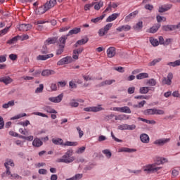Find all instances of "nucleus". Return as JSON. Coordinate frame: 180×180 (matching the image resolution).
Segmentation results:
<instances>
[{"instance_id":"1","label":"nucleus","mask_w":180,"mask_h":180,"mask_svg":"<svg viewBox=\"0 0 180 180\" xmlns=\"http://www.w3.org/2000/svg\"><path fill=\"white\" fill-rule=\"evenodd\" d=\"M74 150L68 149L66 153L60 158H58L56 162H63V164H71L75 161V157L72 156Z\"/></svg>"},{"instance_id":"2","label":"nucleus","mask_w":180,"mask_h":180,"mask_svg":"<svg viewBox=\"0 0 180 180\" xmlns=\"http://www.w3.org/2000/svg\"><path fill=\"white\" fill-rule=\"evenodd\" d=\"M161 167H157L155 164L146 165L143 167V171L146 174H151V172H157Z\"/></svg>"},{"instance_id":"3","label":"nucleus","mask_w":180,"mask_h":180,"mask_svg":"<svg viewBox=\"0 0 180 180\" xmlns=\"http://www.w3.org/2000/svg\"><path fill=\"white\" fill-rule=\"evenodd\" d=\"M112 26H113V23L110 22L105 25L103 27L99 29L98 31V34L99 37H103V36L108 34V32H109V30H110Z\"/></svg>"},{"instance_id":"4","label":"nucleus","mask_w":180,"mask_h":180,"mask_svg":"<svg viewBox=\"0 0 180 180\" xmlns=\"http://www.w3.org/2000/svg\"><path fill=\"white\" fill-rule=\"evenodd\" d=\"M83 110H84V112H94V113H96L105 110V108L102 107V104H98L96 106L84 108Z\"/></svg>"},{"instance_id":"5","label":"nucleus","mask_w":180,"mask_h":180,"mask_svg":"<svg viewBox=\"0 0 180 180\" xmlns=\"http://www.w3.org/2000/svg\"><path fill=\"white\" fill-rule=\"evenodd\" d=\"M169 141H171V139L162 138V139H159L155 140L153 142V144H155V146H159L162 147V146H165V144H167V143H169Z\"/></svg>"},{"instance_id":"6","label":"nucleus","mask_w":180,"mask_h":180,"mask_svg":"<svg viewBox=\"0 0 180 180\" xmlns=\"http://www.w3.org/2000/svg\"><path fill=\"white\" fill-rule=\"evenodd\" d=\"M74 60H72V57L71 56H66L62 59H60L57 63V65H65V64H70L72 63Z\"/></svg>"},{"instance_id":"7","label":"nucleus","mask_w":180,"mask_h":180,"mask_svg":"<svg viewBox=\"0 0 180 180\" xmlns=\"http://www.w3.org/2000/svg\"><path fill=\"white\" fill-rule=\"evenodd\" d=\"M74 60H72V57L71 56H66L62 59H60L57 63V65H65V64H70L72 63Z\"/></svg>"},{"instance_id":"8","label":"nucleus","mask_w":180,"mask_h":180,"mask_svg":"<svg viewBox=\"0 0 180 180\" xmlns=\"http://www.w3.org/2000/svg\"><path fill=\"white\" fill-rule=\"evenodd\" d=\"M172 78H174V75L172 72H169L167 77H164L162 83L164 85H171L172 84Z\"/></svg>"},{"instance_id":"9","label":"nucleus","mask_w":180,"mask_h":180,"mask_svg":"<svg viewBox=\"0 0 180 180\" xmlns=\"http://www.w3.org/2000/svg\"><path fill=\"white\" fill-rule=\"evenodd\" d=\"M170 9H172V4H164L159 6L158 12L159 13H164V12H168Z\"/></svg>"},{"instance_id":"10","label":"nucleus","mask_w":180,"mask_h":180,"mask_svg":"<svg viewBox=\"0 0 180 180\" xmlns=\"http://www.w3.org/2000/svg\"><path fill=\"white\" fill-rule=\"evenodd\" d=\"M63 98H64V94H60L58 96L49 97V101L53 103H60L63 101Z\"/></svg>"},{"instance_id":"11","label":"nucleus","mask_w":180,"mask_h":180,"mask_svg":"<svg viewBox=\"0 0 180 180\" xmlns=\"http://www.w3.org/2000/svg\"><path fill=\"white\" fill-rule=\"evenodd\" d=\"M106 53L108 58H113L116 56V48L110 46L107 49Z\"/></svg>"},{"instance_id":"12","label":"nucleus","mask_w":180,"mask_h":180,"mask_svg":"<svg viewBox=\"0 0 180 180\" xmlns=\"http://www.w3.org/2000/svg\"><path fill=\"white\" fill-rule=\"evenodd\" d=\"M139 139L143 144H148V143H150V136L147 134H141Z\"/></svg>"},{"instance_id":"13","label":"nucleus","mask_w":180,"mask_h":180,"mask_svg":"<svg viewBox=\"0 0 180 180\" xmlns=\"http://www.w3.org/2000/svg\"><path fill=\"white\" fill-rule=\"evenodd\" d=\"M84 51V48H79L77 49L73 50V53H72V58L73 60H78L79 57V54Z\"/></svg>"},{"instance_id":"14","label":"nucleus","mask_w":180,"mask_h":180,"mask_svg":"<svg viewBox=\"0 0 180 180\" xmlns=\"http://www.w3.org/2000/svg\"><path fill=\"white\" fill-rule=\"evenodd\" d=\"M54 57L53 53L47 54V55H39L37 57V61H46V60H49V58H51Z\"/></svg>"},{"instance_id":"15","label":"nucleus","mask_w":180,"mask_h":180,"mask_svg":"<svg viewBox=\"0 0 180 180\" xmlns=\"http://www.w3.org/2000/svg\"><path fill=\"white\" fill-rule=\"evenodd\" d=\"M117 32H129L131 30V26L129 25H121L116 28Z\"/></svg>"},{"instance_id":"16","label":"nucleus","mask_w":180,"mask_h":180,"mask_svg":"<svg viewBox=\"0 0 180 180\" xmlns=\"http://www.w3.org/2000/svg\"><path fill=\"white\" fill-rule=\"evenodd\" d=\"M119 16H120V13H112V15H109L106 18L105 22L107 23H109L110 22H113V20H116V19H117V18H119Z\"/></svg>"},{"instance_id":"17","label":"nucleus","mask_w":180,"mask_h":180,"mask_svg":"<svg viewBox=\"0 0 180 180\" xmlns=\"http://www.w3.org/2000/svg\"><path fill=\"white\" fill-rule=\"evenodd\" d=\"M32 146L33 147L39 148V147H41V146H43V141L41 140L40 138L36 137L32 141Z\"/></svg>"},{"instance_id":"18","label":"nucleus","mask_w":180,"mask_h":180,"mask_svg":"<svg viewBox=\"0 0 180 180\" xmlns=\"http://www.w3.org/2000/svg\"><path fill=\"white\" fill-rule=\"evenodd\" d=\"M32 29V25L30 24H21L18 27V30L20 32H27V30H30Z\"/></svg>"},{"instance_id":"19","label":"nucleus","mask_w":180,"mask_h":180,"mask_svg":"<svg viewBox=\"0 0 180 180\" xmlns=\"http://www.w3.org/2000/svg\"><path fill=\"white\" fill-rule=\"evenodd\" d=\"M139 15V11H133L132 13H130L128 15H127L124 18L125 22H130L131 19L136 18Z\"/></svg>"},{"instance_id":"20","label":"nucleus","mask_w":180,"mask_h":180,"mask_svg":"<svg viewBox=\"0 0 180 180\" xmlns=\"http://www.w3.org/2000/svg\"><path fill=\"white\" fill-rule=\"evenodd\" d=\"M51 141L55 146H61L62 147H64V140L61 138H53Z\"/></svg>"},{"instance_id":"21","label":"nucleus","mask_w":180,"mask_h":180,"mask_svg":"<svg viewBox=\"0 0 180 180\" xmlns=\"http://www.w3.org/2000/svg\"><path fill=\"white\" fill-rule=\"evenodd\" d=\"M0 82H3L5 85H9L11 82H13V79L9 76H6L0 78Z\"/></svg>"},{"instance_id":"22","label":"nucleus","mask_w":180,"mask_h":180,"mask_svg":"<svg viewBox=\"0 0 180 180\" xmlns=\"http://www.w3.org/2000/svg\"><path fill=\"white\" fill-rule=\"evenodd\" d=\"M57 4V0H49L47 1L44 5L46 6V9H51V8H53V6H56Z\"/></svg>"},{"instance_id":"23","label":"nucleus","mask_w":180,"mask_h":180,"mask_svg":"<svg viewBox=\"0 0 180 180\" xmlns=\"http://www.w3.org/2000/svg\"><path fill=\"white\" fill-rule=\"evenodd\" d=\"M43 110H44V112H46L47 113H50V114L57 115V113H58L57 112V110H56L54 108H53L50 105H46V106L44 107Z\"/></svg>"},{"instance_id":"24","label":"nucleus","mask_w":180,"mask_h":180,"mask_svg":"<svg viewBox=\"0 0 180 180\" xmlns=\"http://www.w3.org/2000/svg\"><path fill=\"white\" fill-rule=\"evenodd\" d=\"M162 30L164 32H174V30H175V25H163Z\"/></svg>"},{"instance_id":"25","label":"nucleus","mask_w":180,"mask_h":180,"mask_svg":"<svg viewBox=\"0 0 180 180\" xmlns=\"http://www.w3.org/2000/svg\"><path fill=\"white\" fill-rule=\"evenodd\" d=\"M161 27V25L160 23L155 24L152 27L148 30V33H157L158 32V29Z\"/></svg>"},{"instance_id":"26","label":"nucleus","mask_w":180,"mask_h":180,"mask_svg":"<svg viewBox=\"0 0 180 180\" xmlns=\"http://www.w3.org/2000/svg\"><path fill=\"white\" fill-rule=\"evenodd\" d=\"M56 74V72L53 70H44L41 72L42 77H49V75H54Z\"/></svg>"},{"instance_id":"27","label":"nucleus","mask_w":180,"mask_h":180,"mask_svg":"<svg viewBox=\"0 0 180 180\" xmlns=\"http://www.w3.org/2000/svg\"><path fill=\"white\" fill-rule=\"evenodd\" d=\"M47 11H49V9H46L45 5L44 4V6H40L36 10V13L38 15H43V13H46Z\"/></svg>"},{"instance_id":"28","label":"nucleus","mask_w":180,"mask_h":180,"mask_svg":"<svg viewBox=\"0 0 180 180\" xmlns=\"http://www.w3.org/2000/svg\"><path fill=\"white\" fill-rule=\"evenodd\" d=\"M56 41H57V38L56 37H51L48 38L45 42V46H50V44H55Z\"/></svg>"},{"instance_id":"29","label":"nucleus","mask_w":180,"mask_h":180,"mask_svg":"<svg viewBox=\"0 0 180 180\" xmlns=\"http://www.w3.org/2000/svg\"><path fill=\"white\" fill-rule=\"evenodd\" d=\"M77 146H78V142L67 141L64 143L63 147H77Z\"/></svg>"},{"instance_id":"30","label":"nucleus","mask_w":180,"mask_h":180,"mask_svg":"<svg viewBox=\"0 0 180 180\" xmlns=\"http://www.w3.org/2000/svg\"><path fill=\"white\" fill-rule=\"evenodd\" d=\"M10 167H15V162H13V160L12 159H6L4 162L5 168H10Z\"/></svg>"},{"instance_id":"31","label":"nucleus","mask_w":180,"mask_h":180,"mask_svg":"<svg viewBox=\"0 0 180 180\" xmlns=\"http://www.w3.org/2000/svg\"><path fill=\"white\" fill-rule=\"evenodd\" d=\"M105 16H106V14H103L102 15L97 17L96 18H92L91 20V22L92 23H99V22H102Z\"/></svg>"},{"instance_id":"32","label":"nucleus","mask_w":180,"mask_h":180,"mask_svg":"<svg viewBox=\"0 0 180 180\" xmlns=\"http://www.w3.org/2000/svg\"><path fill=\"white\" fill-rule=\"evenodd\" d=\"M89 39L88 38H85V39H82L80 40H78L75 44V47H78V46H82L83 44H86V43H88V41Z\"/></svg>"},{"instance_id":"33","label":"nucleus","mask_w":180,"mask_h":180,"mask_svg":"<svg viewBox=\"0 0 180 180\" xmlns=\"http://www.w3.org/2000/svg\"><path fill=\"white\" fill-rule=\"evenodd\" d=\"M115 120H129V115L125 114H120L119 115L115 116Z\"/></svg>"},{"instance_id":"34","label":"nucleus","mask_w":180,"mask_h":180,"mask_svg":"<svg viewBox=\"0 0 180 180\" xmlns=\"http://www.w3.org/2000/svg\"><path fill=\"white\" fill-rule=\"evenodd\" d=\"M134 30L136 32H140L143 29V21H139L135 25L133 26Z\"/></svg>"},{"instance_id":"35","label":"nucleus","mask_w":180,"mask_h":180,"mask_svg":"<svg viewBox=\"0 0 180 180\" xmlns=\"http://www.w3.org/2000/svg\"><path fill=\"white\" fill-rule=\"evenodd\" d=\"M81 32V28L75 27L69 31L67 34L68 36H72V34H78Z\"/></svg>"},{"instance_id":"36","label":"nucleus","mask_w":180,"mask_h":180,"mask_svg":"<svg viewBox=\"0 0 180 180\" xmlns=\"http://www.w3.org/2000/svg\"><path fill=\"white\" fill-rule=\"evenodd\" d=\"M68 39V35H63L61 37L59 38V42H60V46H65V41Z\"/></svg>"},{"instance_id":"37","label":"nucleus","mask_w":180,"mask_h":180,"mask_svg":"<svg viewBox=\"0 0 180 180\" xmlns=\"http://www.w3.org/2000/svg\"><path fill=\"white\" fill-rule=\"evenodd\" d=\"M137 150L134 148H122L120 149V153H136Z\"/></svg>"},{"instance_id":"38","label":"nucleus","mask_w":180,"mask_h":180,"mask_svg":"<svg viewBox=\"0 0 180 180\" xmlns=\"http://www.w3.org/2000/svg\"><path fill=\"white\" fill-rule=\"evenodd\" d=\"M20 39H22V37H20L19 35L15 36V37H13L11 39H9L7 41V44H15V43H16V41H18V40H20Z\"/></svg>"},{"instance_id":"39","label":"nucleus","mask_w":180,"mask_h":180,"mask_svg":"<svg viewBox=\"0 0 180 180\" xmlns=\"http://www.w3.org/2000/svg\"><path fill=\"white\" fill-rule=\"evenodd\" d=\"M93 4L94 5V9L96 11H99V9H101L102 6H103V1H100L99 2H95Z\"/></svg>"},{"instance_id":"40","label":"nucleus","mask_w":180,"mask_h":180,"mask_svg":"<svg viewBox=\"0 0 180 180\" xmlns=\"http://www.w3.org/2000/svg\"><path fill=\"white\" fill-rule=\"evenodd\" d=\"M150 43L153 46V47H157L160 44L158 42V39H154L153 37H150L149 39Z\"/></svg>"},{"instance_id":"41","label":"nucleus","mask_w":180,"mask_h":180,"mask_svg":"<svg viewBox=\"0 0 180 180\" xmlns=\"http://www.w3.org/2000/svg\"><path fill=\"white\" fill-rule=\"evenodd\" d=\"M144 115L149 116L150 115H155V108L147 109L144 111Z\"/></svg>"},{"instance_id":"42","label":"nucleus","mask_w":180,"mask_h":180,"mask_svg":"<svg viewBox=\"0 0 180 180\" xmlns=\"http://www.w3.org/2000/svg\"><path fill=\"white\" fill-rule=\"evenodd\" d=\"M148 73L143 72L139 73L136 75V79H144V78H148Z\"/></svg>"},{"instance_id":"43","label":"nucleus","mask_w":180,"mask_h":180,"mask_svg":"<svg viewBox=\"0 0 180 180\" xmlns=\"http://www.w3.org/2000/svg\"><path fill=\"white\" fill-rule=\"evenodd\" d=\"M113 82H116V80H115V79L105 80L101 83V86H105V85H112V84H113Z\"/></svg>"},{"instance_id":"44","label":"nucleus","mask_w":180,"mask_h":180,"mask_svg":"<svg viewBox=\"0 0 180 180\" xmlns=\"http://www.w3.org/2000/svg\"><path fill=\"white\" fill-rule=\"evenodd\" d=\"M15 105L14 101H8L7 103L3 104L2 108L4 109H8V108H11V106H13Z\"/></svg>"},{"instance_id":"45","label":"nucleus","mask_w":180,"mask_h":180,"mask_svg":"<svg viewBox=\"0 0 180 180\" xmlns=\"http://www.w3.org/2000/svg\"><path fill=\"white\" fill-rule=\"evenodd\" d=\"M103 154H104L106 157V158H111L112 157V152L109 149H105L102 150Z\"/></svg>"},{"instance_id":"46","label":"nucleus","mask_w":180,"mask_h":180,"mask_svg":"<svg viewBox=\"0 0 180 180\" xmlns=\"http://www.w3.org/2000/svg\"><path fill=\"white\" fill-rule=\"evenodd\" d=\"M149 91H150V88L148 86H143L139 89L140 94H148Z\"/></svg>"},{"instance_id":"47","label":"nucleus","mask_w":180,"mask_h":180,"mask_svg":"<svg viewBox=\"0 0 180 180\" xmlns=\"http://www.w3.org/2000/svg\"><path fill=\"white\" fill-rule=\"evenodd\" d=\"M27 115L26 113H20L11 118V120H18V119H21V117H25Z\"/></svg>"},{"instance_id":"48","label":"nucleus","mask_w":180,"mask_h":180,"mask_svg":"<svg viewBox=\"0 0 180 180\" xmlns=\"http://www.w3.org/2000/svg\"><path fill=\"white\" fill-rule=\"evenodd\" d=\"M121 113H131V110L127 106L121 107Z\"/></svg>"},{"instance_id":"49","label":"nucleus","mask_w":180,"mask_h":180,"mask_svg":"<svg viewBox=\"0 0 180 180\" xmlns=\"http://www.w3.org/2000/svg\"><path fill=\"white\" fill-rule=\"evenodd\" d=\"M161 60H162V58H161L154 59L153 61L149 63V64H148L149 67H153L154 65H155V64H158V63H160V61H161Z\"/></svg>"},{"instance_id":"50","label":"nucleus","mask_w":180,"mask_h":180,"mask_svg":"<svg viewBox=\"0 0 180 180\" xmlns=\"http://www.w3.org/2000/svg\"><path fill=\"white\" fill-rule=\"evenodd\" d=\"M19 139H23L24 140H27V141H33V140L34 139V136L32 135L28 136H20Z\"/></svg>"},{"instance_id":"51","label":"nucleus","mask_w":180,"mask_h":180,"mask_svg":"<svg viewBox=\"0 0 180 180\" xmlns=\"http://www.w3.org/2000/svg\"><path fill=\"white\" fill-rule=\"evenodd\" d=\"M69 105H70L71 108H78L79 103L73 99L69 103Z\"/></svg>"},{"instance_id":"52","label":"nucleus","mask_w":180,"mask_h":180,"mask_svg":"<svg viewBox=\"0 0 180 180\" xmlns=\"http://www.w3.org/2000/svg\"><path fill=\"white\" fill-rule=\"evenodd\" d=\"M9 29H11V26L6 27V28L1 30L0 31V37L1 36H4V34H6L8 33V32L9 31Z\"/></svg>"},{"instance_id":"53","label":"nucleus","mask_w":180,"mask_h":180,"mask_svg":"<svg viewBox=\"0 0 180 180\" xmlns=\"http://www.w3.org/2000/svg\"><path fill=\"white\" fill-rule=\"evenodd\" d=\"M43 89H44V85L42 84H39V86L35 89V94H41V92H43Z\"/></svg>"},{"instance_id":"54","label":"nucleus","mask_w":180,"mask_h":180,"mask_svg":"<svg viewBox=\"0 0 180 180\" xmlns=\"http://www.w3.org/2000/svg\"><path fill=\"white\" fill-rule=\"evenodd\" d=\"M64 45H59L58 49L57 50L56 54L57 56H60V54H63V52L64 51Z\"/></svg>"},{"instance_id":"55","label":"nucleus","mask_w":180,"mask_h":180,"mask_svg":"<svg viewBox=\"0 0 180 180\" xmlns=\"http://www.w3.org/2000/svg\"><path fill=\"white\" fill-rule=\"evenodd\" d=\"M118 130H129V124H124L118 126Z\"/></svg>"},{"instance_id":"56","label":"nucleus","mask_w":180,"mask_h":180,"mask_svg":"<svg viewBox=\"0 0 180 180\" xmlns=\"http://www.w3.org/2000/svg\"><path fill=\"white\" fill-rule=\"evenodd\" d=\"M147 84L150 86H155V85H157V82L154 79H150L147 82Z\"/></svg>"},{"instance_id":"57","label":"nucleus","mask_w":180,"mask_h":180,"mask_svg":"<svg viewBox=\"0 0 180 180\" xmlns=\"http://www.w3.org/2000/svg\"><path fill=\"white\" fill-rule=\"evenodd\" d=\"M32 115H34L35 116H41V117H49V115L40 112H34Z\"/></svg>"},{"instance_id":"58","label":"nucleus","mask_w":180,"mask_h":180,"mask_svg":"<svg viewBox=\"0 0 180 180\" xmlns=\"http://www.w3.org/2000/svg\"><path fill=\"white\" fill-rule=\"evenodd\" d=\"M86 148L85 146L80 147V148H79L76 150V153H77V154H83V153L85 152Z\"/></svg>"},{"instance_id":"59","label":"nucleus","mask_w":180,"mask_h":180,"mask_svg":"<svg viewBox=\"0 0 180 180\" xmlns=\"http://www.w3.org/2000/svg\"><path fill=\"white\" fill-rule=\"evenodd\" d=\"M156 20H157V22H158V23H160V22H162V20H163L164 22H165V20H167V18H166L165 17H162V16H161V15H157V16H156Z\"/></svg>"},{"instance_id":"60","label":"nucleus","mask_w":180,"mask_h":180,"mask_svg":"<svg viewBox=\"0 0 180 180\" xmlns=\"http://www.w3.org/2000/svg\"><path fill=\"white\" fill-rule=\"evenodd\" d=\"M8 58H10L11 61H15V60H18V55L15 53H11L8 56Z\"/></svg>"},{"instance_id":"61","label":"nucleus","mask_w":180,"mask_h":180,"mask_svg":"<svg viewBox=\"0 0 180 180\" xmlns=\"http://www.w3.org/2000/svg\"><path fill=\"white\" fill-rule=\"evenodd\" d=\"M155 115H165V111L155 108Z\"/></svg>"},{"instance_id":"62","label":"nucleus","mask_w":180,"mask_h":180,"mask_svg":"<svg viewBox=\"0 0 180 180\" xmlns=\"http://www.w3.org/2000/svg\"><path fill=\"white\" fill-rule=\"evenodd\" d=\"M19 124H20V126H22L23 127H27V126H29V124H30V121L27 120H25V122H20Z\"/></svg>"},{"instance_id":"63","label":"nucleus","mask_w":180,"mask_h":180,"mask_svg":"<svg viewBox=\"0 0 180 180\" xmlns=\"http://www.w3.org/2000/svg\"><path fill=\"white\" fill-rule=\"evenodd\" d=\"M77 130L79 133V139H82V137L84 136V131H82V129H81V127H77Z\"/></svg>"},{"instance_id":"64","label":"nucleus","mask_w":180,"mask_h":180,"mask_svg":"<svg viewBox=\"0 0 180 180\" xmlns=\"http://www.w3.org/2000/svg\"><path fill=\"white\" fill-rule=\"evenodd\" d=\"M82 174H76L75 176H73V179L74 180H79L82 178Z\"/></svg>"}]
</instances>
